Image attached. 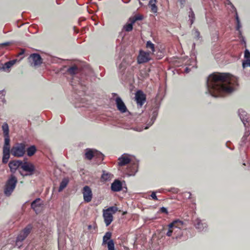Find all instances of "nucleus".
<instances>
[{"instance_id": "nucleus-22", "label": "nucleus", "mask_w": 250, "mask_h": 250, "mask_svg": "<svg viewBox=\"0 0 250 250\" xmlns=\"http://www.w3.org/2000/svg\"><path fill=\"white\" fill-rule=\"evenodd\" d=\"M16 60H14L5 62L1 67V69L6 72H9L10 68L16 62Z\"/></svg>"}, {"instance_id": "nucleus-15", "label": "nucleus", "mask_w": 250, "mask_h": 250, "mask_svg": "<svg viewBox=\"0 0 250 250\" xmlns=\"http://www.w3.org/2000/svg\"><path fill=\"white\" fill-rule=\"evenodd\" d=\"M135 100L140 106H142L146 101V96L141 91H138L135 94Z\"/></svg>"}, {"instance_id": "nucleus-51", "label": "nucleus", "mask_w": 250, "mask_h": 250, "mask_svg": "<svg viewBox=\"0 0 250 250\" xmlns=\"http://www.w3.org/2000/svg\"><path fill=\"white\" fill-rule=\"evenodd\" d=\"M58 245H59V248L60 247V243H59L58 244Z\"/></svg>"}, {"instance_id": "nucleus-43", "label": "nucleus", "mask_w": 250, "mask_h": 250, "mask_svg": "<svg viewBox=\"0 0 250 250\" xmlns=\"http://www.w3.org/2000/svg\"><path fill=\"white\" fill-rule=\"evenodd\" d=\"M235 17V20H236V23L237 22H239L240 21V19H239V17H238V14L237 13V12H236Z\"/></svg>"}, {"instance_id": "nucleus-44", "label": "nucleus", "mask_w": 250, "mask_h": 250, "mask_svg": "<svg viewBox=\"0 0 250 250\" xmlns=\"http://www.w3.org/2000/svg\"><path fill=\"white\" fill-rule=\"evenodd\" d=\"M156 0H150L149 2V5L156 4Z\"/></svg>"}, {"instance_id": "nucleus-36", "label": "nucleus", "mask_w": 250, "mask_h": 250, "mask_svg": "<svg viewBox=\"0 0 250 250\" xmlns=\"http://www.w3.org/2000/svg\"><path fill=\"white\" fill-rule=\"evenodd\" d=\"M137 167H138V164L137 163L134 164L133 169L130 172L131 173L129 174L130 175H134L135 173L136 172V171H137Z\"/></svg>"}, {"instance_id": "nucleus-2", "label": "nucleus", "mask_w": 250, "mask_h": 250, "mask_svg": "<svg viewBox=\"0 0 250 250\" xmlns=\"http://www.w3.org/2000/svg\"><path fill=\"white\" fill-rule=\"evenodd\" d=\"M168 230L166 233L167 236L172 237L173 239L180 240L183 237V230L185 227L184 222L180 220H175L168 225Z\"/></svg>"}, {"instance_id": "nucleus-4", "label": "nucleus", "mask_w": 250, "mask_h": 250, "mask_svg": "<svg viewBox=\"0 0 250 250\" xmlns=\"http://www.w3.org/2000/svg\"><path fill=\"white\" fill-rule=\"evenodd\" d=\"M21 169L25 172L23 173L19 170V172L22 177L33 175L36 170L35 167L33 163L25 161L22 162Z\"/></svg>"}, {"instance_id": "nucleus-23", "label": "nucleus", "mask_w": 250, "mask_h": 250, "mask_svg": "<svg viewBox=\"0 0 250 250\" xmlns=\"http://www.w3.org/2000/svg\"><path fill=\"white\" fill-rule=\"evenodd\" d=\"M10 157V149H3L2 162L6 164L8 162Z\"/></svg>"}, {"instance_id": "nucleus-1", "label": "nucleus", "mask_w": 250, "mask_h": 250, "mask_svg": "<svg viewBox=\"0 0 250 250\" xmlns=\"http://www.w3.org/2000/svg\"><path fill=\"white\" fill-rule=\"evenodd\" d=\"M237 85L236 78L228 73H213L207 81L208 92L214 97H224L232 93Z\"/></svg>"}, {"instance_id": "nucleus-29", "label": "nucleus", "mask_w": 250, "mask_h": 250, "mask_svg": "<svg viewBox=\"0 0 250 250\" xmlns=\"http://www.w3.org/2000/svg\"><path fill=\"white\" fill-rule=\"evenodd\" d=\"M188 18H189V21L190 22V25H192L195 19V14L194 12L193 11L192 8L189 9V12L188 13Z\"/></svg>"}, {"instance_id": "nucleus-17", "label": "nucleus", "mask_w": 250, "mask_h": 250, "mask_svg": "<svg viewBox=\"0 0 250 250\" xmlns=\"http://www.w3.org/2000/svg\"><path fill=\"white\" fill-rule=\"evenodd\" d=\"M194 226L199 231H202L206 229L208 226L206 222L199 218H197L194 221Z\"/></svg>"}, {"instance_id": "nucleus-45", "label": "nucleus", "mask_w": 250, "mask_h": 250, "mask_svg": "<svg viewBox=\"0 0 250 250\" xmlns=\"http://www.w3.org/2000/svg\"><path fill=\"white\" fill-rule=\"evenodd\" d=\"M190 70V69L188 67H186L185 68V71L186 72V73H188Z\"/></svg>"}, {"instance_id": "nucleus-38", "label": "nucleus", "mask_w": 250, "mask_h": 250, "mask_svg": "<svg viewBox=\"0 0 250 250\" xmlns=\"http://www.w3.org/2000/svg\"><path fill=\"white\" fill-rule=\"evenodd\" d=\"M5 94V91L4 90H1V91H0V98H1V101L2 102H3L4 101H5L4 100V98L2 97H4V95Z\"/></svg>"}, {"instance_id": "nucleus-5", "label": "nucleus", "mask_w": 250, "mask_h": 250, "mask_svg": "<svg viewBox=\"0 0 250 250\" xmlns=\"http://www.w3.org/2000/svg\"><path fill=\"white\" fill-rule=\"evenodd\" d=\"M118 210L116 207H110L106 209L103 210V217L104 221L106 226H108L113 221V214L115 213Z\"/></svg>"}, {"instance_id": "nucleus-40", "label": "nucleus", "mask_w": 250, "mask_h": 250, "mask_svg": "<svg viewBox=\"0 0 250 250\" xmlns=\"http://www.w3.org/2000/svg\"><path fill=\"white\" fill-rule=\"evenodd\" d=\"M160 211L162 213H165L166 214H168V211L166 208L165 207H162L160 208Z\"/></svg>"}, {"instance_id": "nucleus-32", "label": "nucleus", "mask_w": 250, "mask_h": 250, "mask_svg": "<svg viewBox=\"0 0 250 250\" xmlns=\"http://www.w3.org/2000/svg\"><path fill=\"white\" fill-rule=\"evenodd\" d=\"M146 47L147 49H150L149 52L151 54H153L155 51L154 44L150 41H147L146 44Z\"/></svg>"}, {"instance_id": "nucleus-47", "label": "nucleus", "mask_w": 250, "mask_h": 250, "mask_svg": "<svg viewBox=\"0 0 250 250\" xmlns=\"http://www.w3.org/2000/svg\"><path fill=\"white\" fill-rule=\"evenodd\" d=\"M195 46V43H193V44H192V49H194Z\"/></svg>"}, {"instance_id": "nucleus-9", "label": "nucleus", "mask_w": 250, "mask_h": 250, "mask_svg": "<svg viewBox=\"0 0 250 250\" xmlns=\"http://www.w3.org/2000/svg\"><path fill=\"white\" fill-rule=\"evenodd\" d=\"M85 158L88 160H91L93 157H97L99 160H103L104 155L100 152L92 149H86L85 153Z\"/></svg>"}, {"instance_id": "nucleus-3", "label": "nucleus", "mask_w": 250, "mask_h": 250, "mask_svg": "<svg viewBox=\"0 0 250 250\" xmlns=\"http://www.w3.org/2000/svg\"><path fill=\"white\" fill-rule=\"evenodd\" d=\"M18 183V179L14 174H11L7 180L3 189L4 194L7 196L11 195Z\"/></svg>"}, {"instance_id": "nucleus-18", "label": "nucleus", "mask_w": 250, "mask_h": 250, "mask_svg": "<svg viewBox=\"0 0 250 250\" xmlns=\"http://www.w3.org/2000/svg\"><path fill=\"white\" fill-rule=\"evenodd\" d=\"M116 104L117 105V107L118 109L122 113H125L126 111L127 108L126 107L124 104V103L122 100L121 98L120 97H117L116 99Z\"/></svg>"}, {"instance_id": "nucleus-28", "label": "nucleus", "mask_w": 250, "mask_h": 250, "mask_svg": "<svg viewBox=\"0 0 250 250\" xmlns=\"http://www.w3.org/2000/svg\"><path fill=\"white\" fill-rule=\"evenodd\" d=\"M4 144L3 149H10V137L8 136H4Z\"/></svg>"}, {"instance_id": "nucleus-16", "label": "nucleus", "mask_w": 250, "mask_h": 250, "mask_svg": "<svg viewBox=\"0 0 250 250\" xmlns=\"http://www.w3.org/2000/svg\"><path fill=\"white\" fill-rule=\"evenodd\" d=\"M244 57L246 60L243 62V68L245 71L247 70V68L249 67V71L250 72V52L248 49H246L245 51Z\"/></svg>"}, {"instance_id": "nucleus-30", "label": "nucleus", "mask_w": 250, "mask_h": 250, "mask_svg": "<svg viewBox=\"0 0 250 250\" xmlns=\"http://www.w3.org/2000/svg\"><path fill=\"white\" fill-rule=\"evenodd\" d=\"M36 151V148L34 146H32L27 149V153L28 156L33 155Z\"/></svg>"}, {"instance_id": "nucleus-27", "label": "nucleus", "mask_w": 250, "mask_h": 250, "mask_svg": "<svg viewBox=\"0 0 250 250\" xmlns=\"http://www.w3.org/2000/svg\"><path fill=\"white\" fill-rule=\"evenodd\" d=\"M157 116V112L156 111H154L152 113V117L150 120V121L147 124V125L145 127V129H146L148 128L149 126L152 125L155 121L156 117Z\"/></svg>"}, {"instance_id": "nucleus-25", "label": "nucleus", "mask_w": 250, "mask_h": 250, "mask_svg": "<svg viewBox=\"0 0 250 250\" xmlns=\"http://www.w3.org/2000/svg\"><path fill=\"white\" fill-rule=\"evenodd\" d=\"M1 128L3 131V136L9 135V128L7 123L4 122L3 123Z\"/></svg>"}, {"instance_id": "nucleus-21", "label": "nucleus", "mask_w": 250, "mask_h": 250, "mask_svg": "<svg viewBox=\"0 0 250 250\" xmlns=\"http://www.w3.org/2000/svg\"><path fill=\"white\" fill-rule=\"evenodd\" d=\"M113 177V175L111 173L107 172L105 170H103L101 179L102 181L106 182L110 181Z\"/></svg>"}, {"instance_id": "nucleus-49", "label": "nucleus", "mask_w": 250, "mask_h": 250, "mask_svg": "<svg viewBox=\"0 0 250 250\" xmlns=\"http://www.w3.org/2000/svg\"><path fill=\"white\" fill-rule=\"evenodd\" d=\"M122 65H123V64H122V63H121V64H120V66H119L120 69H121V67H122Z\"/></svg>"}, {"instance_id": "nucleus-33", "label": "nucleus", "mask_w": 250, "mask_h": 250, "mask_svg": "<svg viewBox=\"0 0 250 250\" xmlns=\"http://www.w3.org/2000/svg\"><path fill=\"white\" fill-rule=\"evenodd\" d=\"M129 21L130 22L129 23H127L124 26V29L125 30V31L127 32L130 31L132 30V26L133 24H134V23L132 22L131 21Z\"/></svg>"}, {"instance_id": "nucleus-39", "label": "nucleus", "mask_w": 250, "mask_h": 250, "mask_svg": "<svg viewBox=\"0 0 250 250\" xmlns=\"http://www.w3.org/2000/svg\"><path fill=\"white\" fill-rule=\"evenodd\" d=\"M152 199L154 200H158V198L157 197L156 192L155 191H152L151 194L150 195Z\"/></svg>"}, {"instance_id": "nucleus-26", "label": "nucleus", "mask_w": 250, "mask_h": 250, "mask_svg": "<svg viewBox=\"0 0 250 250\" xmlns=\"http://www.w3.org/2000/svg\"><path fill=\"white\" fill-rule=\"evenodd\" d=\"M78 68L76 65L72 66L68 68L67 72L71 75H73L78 72Z\"/></svg>"}, {"instance_id": "nucleus-24", "label": "nucleus", "mask_w": 250, "mask_h": 250, "mask_svg": "<svg viewBox=\"0 0 250 250\" xmlns=\"http://www.w3.org/2000/svg\"><path fill=\"white\" fill-rule=\"evenodd\" d=\"M69 182L68 178H63L60 183V185L58 189L59 192L62 191L67 185Z\"/></svg>"}, {"instance_id": "nucleus-48", "label": "nucleus", "mask_w": 250, "mask_h": 250, "mask_svg": "<svg viewBox=\"0 0 250 250\" xmlns=\"http://www.w3.org/2000/svg\"><path fill=\"white\" fill-rule=\"evenodd\" d=\"M187 193L188 194V198H189V197H190V195H191V194H190L189 192H187Z\"/></svg>"}, {"instance_id": "nucleus-12", "label": "nucleus", "mask_w": 250, "mask_h": 250, "mask_svg": "<svg viewBox=\"0 0 250 250\" xmlns=\"http://www.w3.org/2000/svg\"><path fill=\"white\" fill-rule=\"evenodd\" d=\"M150 54L151 53L149 52H146L142 50L140 51L137 58L138 63L140 64L149 61L150 60Z\"/></svg>"}, {"instance_id": "nucleus-37", "label": "nucleus", "mask_w": 250, "mask_h": 250, "mask_svg": "<svg viewBox=\"0 0 250 250\" xmlns=\"http://www.w3.org/2000/svg\"><path fill=\"white\" fill-rule=\"evenodd\" d=\"M151 7V10L153 13H156L157 12V7L156 4H153L149 5Z\"/></svg>"}, {"instance_id": "nucleus-31", "label": "nucleus", "mask_w": 250, "mask_h": 250, "mask_svg": "<svg viewBox=\"0 0 250 250\" xmlns=\"http://www.w3.org/2000/svg\"><path fill=\"white\" fill-rule=\"evenodd\" d=\"M192 35L193 36V38L196 40H198L201 38L200 32L196 28H194L192 30Z\"/></svg>"}, {"instance_id": "nucleus-14", "label": "nucleus", "mask_w": 250, "mask_h": 250, "mask_svg": "<svg viewBox=\"0 0 250 250\" xmlns=\"http://www.w3.org/2000/svg\"><path fill=\"white\" fill-rule=\"evenodd\" d=\"M42 202L40 198H37L31 203V208L36 213L40 212L42 208Z\"/></svg>"}, {"instance_id": "nucleus-7", "label": "nucleus", "mask_w": 250, "mask_h": 250, "mask_svg": "<svg viewBox=\"0 0 250 250\" xmlns=\"http://www.w3.org/2000/svg\"><path fill=\"white\" fill-rule=\"evenodd\" d=\"M32 229L31 225H28L22 230H21L18 235L16 239V244L19 248L21 246V243L22 242L30 233Z\"/></svg>"}, {"instance_id": "nucleus-34", "label": "nucleus", "mask_w": 250, "mask_h": 250, "mask_svg": "<svg viewBox=\"0 0 250 250\" xmlns=\"http://www.w3.org/2000/svg\"><path fill=\"white\" fill-rule=\"evenodd\" d=\"M143 19V16L141 15H136L132 18L129 19V21H131L134 23L135 22L138 20H142Z\"/></svg>"}, {"instance_id": "nucleus-35", "label": "nucleus", "mask_w": 250, "mask_h": 250, "mask_svg": "<svg viewBox=\"0 0 250 250\" xmlns=\"http://www.w3.org/2000/svg\"><path fill=\"white\" fill-rule=\"evenodd\" d=\"M242 27L241 22L236 23V29L238 31L239 35L240 36L242 35V31L241 30V28Z\"/></svg>"}, {"instance_id": "nucleus-10", "label": "nucleus", "mask_w": 250, "mask_h": 250, "mask_svg": "<svg viewBox=\"0 0 250 250\" xmlns=\"http://www.w3.org/2000/svg\"><path fill=\"white\" fill-rule=\"evenodd\" d=\"M28 59L31 65L33 66H39L42 63V59L41 56L37 53L31 54Z\"/></svg>"}, {"instance_id": "nucleus-8", "label": "nucleus", "mask_w": 250, "mask_h": 250, "mask_svg": "<svg viewBox=\"0 0 250 250\" xmlns=\"http://www.w3.org/2000/svg\"><path fill=\"white\" fill-rule=\"evenodd\" d=\"M112 234L110 232H106L103 238L102 245H107L108 250H115L114 243L113 240L111 239Z\"/></svg>"}, {"instance_id": "nucleus-46", "label": "nucleus", "mask_w": 250, "mask_h": 250, "mask_svg": "<svg viewBox=\"0 0 250 250\" xmlns=\"http://www.w3.org/2000/svg\"><path fill=\"white\" fill-rule=\"evenodd\" d=\"M24 53V51L23 50H21V52L19 53L20 55L23 54Z\"/></svg>"}, {"instance_id": "nucleus-50", "label": "nucleus", "mask_w": 250, "mask_h": 250, "mask_svg": "<svg viewBox=\"0 0 250 250\" xmlns=\"http://www.w3.org/2000/svg\"><path fill=\"white\" fill-rule=\"evenodd\" d=\"M242 122H243V124H244V125H245L244 120H242Z\"/></svg>"}, {"instance_id": "nucleus-19", "label": "nucleus", "mask_w": 250, "mask_h": 250, "mask_svg": "<svg viewBox=\"0 0 250 250\" xmlns=\"http://www.w3.org/2000/svg\"><path fill=\"white\" fill-rule=\"evenodd\" d=\"M118 164L120 166H125L131 162V160L130 156L128 155L124 154L118 159Z\"/></svg>"}, {"instance_id": "nucleus-13", "label": "nucleus", "mask_w": 250, "mask_h": 250, "mask_svg": "<svg viewBox=\"0 0 250 250\" xmlns=\"http://www.w3.org/2000/svg\"><path fill=\"white\" fill-rule=\"evenodd\" d=\"M22 162V161L21 160H13L10 161L8 166L11 172L14 173L19 168H21Z\"/></svg>"}, {"instance_id": "nucleus-20", "label": "nucleus", "mask_w": 250, "mask_h": 250, "mask_svg": "<svg viewBox=\"0 0 250 250\" xmlns=\"http://www.w3.org/2000/svg\"><path fill=\"white\" fill-rule=\"evenodd\" d=\"M122 184L118 180H115L111 185V189L113 191L118 192L122 190Z\"/></svg>"}, {"instance_id": "nucleus-6", "label": "nucleus", "mask_w": 250, "mask_h": 250, "mask_svg": "<svg viewBox=\"0 0 250 250\" xmlns=\"http://www.w3.org/2000/svg\"><path fill=\"white\" fill-rule=\"evenodd\" d=\"M26 146L24 143H19L13 146L11 153L12 155L17 157H21L25 152Z\"/></svg>"}, {"instance_id": "nucleus-42", "label": "nucleus", "mask_w": 250, "mask_h": 250, "mask_svg": "<svg viewBox=\"0 0 250 250\" xmlns=\"http://www.w3.org/2000/svg\"><path fill=\"white\" fill-rule=\"evenodd\" d=\"M10 44V43L9 42H4V43H0V46L3 47L7 46L9 45Z\"/></svg>"}, {"instance_id": "nucleus-11", "label": "nucleus", "mask_w": 250, "mask_h": 250, "mask_svg": "<svg viewBox=\"0 0 250 250\" xmlns=\"http://www.w3.org/2000/svg\"><path fill=\"white\" fill-rule=\"evenodd\" d=\"M82 193L83 200L85 202H90L92 198V192L89 187L85 186L83 188Z\"/></svg>"}, {"instance_id": "nucleus-41", "label": "nucleus", "mask_w": 250, "mask_h": 250, "mask_svg": "<svg viewBox=\"0 0 250 250\" xmlns=\"http://www.w3.org/2000/svg\"><path fill=\"white\" fill-rule=\"evenodd\" d=\"M181 8H183L186 3V0H178Z\"/></svg>"}]
</instances>
